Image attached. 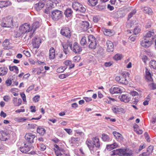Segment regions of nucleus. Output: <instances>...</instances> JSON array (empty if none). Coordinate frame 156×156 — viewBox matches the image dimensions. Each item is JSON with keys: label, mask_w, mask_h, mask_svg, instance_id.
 <instances>
[{"label": "nucleus", "mask_w": 156, "mask_h": 156, "mask_svg": "<svg viewBox=\"0 0 156 156\" xmlns=\"http://www.w3.org/2000/svg\"><path fill=\"white\" fill-rule=\"evenodd\" d=\"M129 74L127 72L122 73L119 76H117L115 77V80L118 83L125 85L128 83V81L127 78L129 77Z\"/></svg>", "instance_id": "f257e3e1"}, {"label": "nucleus", "mask_w": 156, "mask_h": 156, "mask_svg": "<svg viewBox=\"0 0 156 156\" xmlns=\"http://www.w3.org/2000/svg\"><path fill=\"white\" fill-rule=\"evenodd\" d=\"M1 26L3 27H10L12 26V18L10 16L4 18L3 19Z\"/></svg>", "instance_id": "f03ea898"}, {"label": "nucleus", "mask_w": 156, "mask_h": 156, "mask_svg": "<svg viewBox=\"0 0 156 156\" xmlns=\"http://www.w3.org/2000/svg\"><path fill=\"white\" fill-rule=\"evenodd\" d=\"M69 44L70 49L75 53L79 54L82 51V48L76 42L74 43L73 46L71 43H69Z\"/></svg>", "instance_id": "7ed1b4c3"}, {"label": "nucleus", "mask_w": 156, "mask_h": 156, "mask_svg": "<svg viewBox=\"0 0 156 156\" xmlns=\"http://www.w3.org/2000/svg\"><path fill=\"white\" fill-rule=\"evenodd\" d=\"M19 30L20 33L22 34L32 31V28H31L30 25L25 23L20 27Z\"/></svg>", "instance_id": "20e7f679"}, {"label": "nucleus", "mask_w": 156, "mask_h": 156, "mask_svg": "<svg viewBox=\"0 0 156 156\" xmlns=\"http://www.w3.org/2000/svg\"><path fill=\"white\" fill-rule=\"evenodd\" d=\"M88 40L87 43L89 44V48L92 49L95 48L97 43L95 37L92 35H90L88 36Z\"/></svg>", "instance_id": "39448f33"}, {"label": "nucleus", "mask_w": 156, "mask_h": 156, "mask_svg": "<svg viewBox=\"0 0 156 156\" xmlns=\"http://www.w3.org/2000/svg\"><path fill=\"white\" fill-rule=\"evenodd\" d=\"M141 45L145 48H148L153 44L152 37L151 39H148L143 37L140 41Z\"/></svg>", "instance_id": "423d86ee"}, {"label": "nucleus", "mask_w": 156, "mask_h": 156, "mask_svg": "<svg viewBox=\"0 0 156 156\" xmlns=\"http://www.w3.org/2000/svg\"><path fill=\"white\" fill-rule=\"evenodd\" d=\"M60 33L63 36L69 38L71 35V29L67 27H63L61 29Z\"/></svg>", "instance_id": "0eeeda50"}, {"label": "nucleus", "mask_w": 156, "mask_h": 156, "mask_svg": "<svg viewBox=\"0 0 156 156\" xmlns=\"http://www.w3.org/2000/svg\"><path fill=\"white\" fill-rule=\"evenodd\" d=\"M115 155H123L125 156H130L132 154V153L131 151H129L126 150L122 149H117L114 150Z\"/></svg>", "instance_id": "6e6552de"}, {"label": "nucleus", "mask_w": 156, "mask_h": 156, "mask_svg": "<svg viewBox=\"0 0 156 156\" xmlns=\"http://www.w3.org/2000/svg\"><path fill=\"white\" fill-rule=\"evenodd\" d=\"M62 16V12L55 10L52 12V17L53 20L57 21L61 18Z\"/></svg>", "instance_id": "1a4fd4ad"}, {"label": "nucleus", "mask_w": 156, "mask_h": 156, "mask_svg": "<svg viewBox=\"0 0 156 156\" xmlns=\"http://www.w3.org/2000/svg\"><path fill=\"white\" fill-rule=\"evenodd\" d=\"M122 91L123 88L118 86H113L109 89L110 93L112 94L121 93Z\"/></svg>", "instance_id": "9d476101"}, {"label": "nucleus", "mask_w": 156, "mask_h": 156, "mask_svg": "<svg viewBox=\"0 0 156 156\" xmlns=\"http://www.w3.org/2000/svg\"><path fill=\"white\" fill-rule=\"evenodd\" d=\"M35 137V135L31 133H27L26 134L25 136V140L29 144L33 143L34 138Z\"/></svg>", "instance_id": "9b49d317"}, {"label": "nucleus", "mask_w": 156, "mask_h": 156, "mask_svg": "<svg viewBox=\"0 0 156 156\" xmlns=\"http://www.w3.org/2000/svg\"><path fill=\"white\" fill-rule=\"evenodd\" d=\"M9 137V134L3 131L0 132V139L1 140L5 141L8 140Z\"/></svg>", "instance_id": "f8f14e48"}, {"label": "nucleus", "mask_w": 156, "mask_h": 156, "mask_svg": "<svg viewBox=\"0 0 156 156\" xmlns=\"http://www.w3.org/2000/svg\"><path fill=\"white\" fill-rule=\"evenodd\" d=\"M56 156H69L68 153H66L65 151L62 148L59 150L54 149Z\"/></svg>", "instance_id": "ddd939ff"}, {"label": "nucleus", "mask_w": 156, "mask_h": 156, "mask_svg": "<svg viewBox=\"0 0 156 156\" xmlns=\"http://www.w3.org/2000/svg\"><path fill=\"white\" fill-rule=\"evenodd\" d=\"M86 143L91 153L93 154L95 147L92 140L90 139H87L86 142Z\"/></svg>", "instance_id": "4468645a"}, {"label": "nucleus", "mask_w": 156, "mask_h": 156, "mask_svg": "<svg viewBox=\"0 0 156 156\" xmlns=\"http://www.w3.org/2000/svg\"><path fill=\"white\" fill-rule=\"evenodd\" d=\"M32 44L34 48H38L41 43V40L39 37H34L32 39Z\"/></svg>", "instance_id": "2eb2a0df"}, {"label": "nucleus", "mask_w": 156, "mask_h": 156, "mask_svg": "<svg viewBox=\"0 0 156 156\" xmlns=\"http://www.w3.org/2000/svg\"><path fill=\"white\" fill-rule=\"evenodd\" d=\"M107 51L108 52L113 51L114 49V46L112 42L108 40L106 41Z\"/></svg>", "instance_id": "dca6fc26"}, {"label": "nucleus", "mask_w": 156, "mask_h": 156, "mask_svg": "<svg viewBox=\"0 0 156 156\" xmlns=\"http://www.w3.org/2000/svg\"><path fill=\"white\" fill-rule=\"evenodd\" d=\"M80 24L82 30L83 31H86L89 28H90V27H89V23L87 21L81 22Z\"/></svg>", "instance_id": "f3484780"}, {"label": "nucleus", "mask_w": 156, "mask_h": 156, "mask_svg": "<svg viewBox=\"0 0 156 156\" xmlns=\"http://www.w3.org/2000/svg\"><path fill=\"white\" fill-rule=\"evenodd\" d=\"M119 98L121 101L126 103L128 102L131 99L130 97L127 94H122L119 96Z\"/></svg>", "instance_id": "a211bd4d"}, {"label": "nucleus", "mask_w": 156, "mask_h": 156, "mask_svg": "<svg viewBox=\"0 0 156 156\" xmlns=\"http://www.w3.org/2000/svg\"><path fill=\"white\" fill-rule=\"evenodd\" d=\"M49 57L50 59L53 60L55 58V50L54 48L51 47L49 50Z\"/></svg>", "instance_id": "6ab92c4d"}, {"label": "nucleus", "mask_w": 156, "mask_h": 156, "mask_svg": "<svg viewBox=\"0 0 156 156\" xmlns=\"http://www.w3.org/2000/svg\"><path fill=\"white\" fill-rule=\"evenodd\" d=\"M44 5L43 2H39L35 4L34 8L37 11H39L44 7Z\"/></svg>", "instance_id": "aec40b11"}, {"label": "nucleus", "mask_w": 156, "mask_h": 156, "mask_svg": "<svg viewBox=\"0 0 156 156\" xmlns=\"http://www.w3.org/2000/svg\"><path fill=\"white\" fill-rule=\"evenodd\" d=\"M146 78L148 81L152 82L153 80L151 76V74L148 70V69L147 68H146Z\"/></svg>", "instance_id": "412c9836"}, {"label": "nucleus", "mask_w": 156, "mask_h": 156, "mask_svg": "<svg viewBox=\"0 0 156 156\" xmlns=\"http://www.w3.org/2000/svg\"><path fill=\"white\" fill-rule=\"evenodd\" d=\"M70 42H67V43H63L62 44V47L64 49V51L66 54H68L69 53V50L68 49V47L69 46V43Z\"/></svg>", "instance_id": "4be33fe9"}, {"label": "nucleus", "mask_w": 156, "mask_h": 156, "mask_svg": "<svg viewBox=\"0 0 156 156\" xmlns=\"http://www.w3.org/2000/svg\"><path fill=\"white\" fill-rule=\"evenodd\" d=\"M92 140L94 146L95 145L96 147L99 148L100 145L98 138L97 137H95L92 138Z\"/></svg>", "instance_id": "5701e85b"}, {"label": "nucleus", "mask_w": 156, "mask_h": 156, "mask_svg": "<svg viewBox=\"0 0 156 156\" xmlns=\"http://www.w3.org/2000/svg\"><path fill=\"white\" fill-rule=\"evenodd\" d=\"M20 150L22 153H26L30 150V148L28 145H26V144H25L24 146L20 147Z\"/></svg>", "instance_id": "b1692460"}, {"label": "nucleus", "mask_w": 156, "mask_h": 156, "mask_svg": "<svg viewBox=\"0 0 156 156\" xmlns=\"http://www.w3.org/2000/svg\"><path fill=\"white\" fill-rule=\"evenodd\" d=\"M102 30L103 31L104 34L106 36H110L112 34V31L110 29L102 28Z\"/></svg>", "instance_id": "393cba45"}, {"label": "nucleus", "mask_w": 156, "mask_h": 156, "mask_svg": "<svg viewBox=\"0 0 156 156\" xmlns=\"http://www.w3.org/2000/svg\"><path fill=\"white\" fill-rule=\"evenodd\" d=\"M8 71V69L6 67L0 68V76H3L7 74Z\"/></svg>", "instance_id": "a878e982"}, {"label": "nucleus", "mask_w": 156, "mask_h": 156, "mask_svg": "<svg viewBox=\"0 0 156 156\" xmlns=\"http://www.w3.org/2000/svg\"><path fill=\"white\" fill-rule=\"evenodd\" d=\"M112 133L115 137L118 140H122L123 138L121 134L116 131H114Z\"/></svg>", "instance_id": "bb28decb"}, {"label": "nucleus", "mask_w": 156, "mask_h": 156, "mask_svg": "<svg viewBox=\"0 0 156 156\" xmlns=\"http://www.w3.org/2000/svg\"><path fill=\"white\" fill-rule=\"evenodd\" d=\"M118 144L116 143H115L113 144L107 145V149L109 151H110L113 149L117 147Z\"/></svg>", "instance_id": "cd10ccee"}, {"label": "nucleus", "mask_w": 156, "mask_h": 156, "mask_svg": "<svg viewBox=\"0 0 156 156\" xmlns=\"http://www.w3.org/2000/svg\"><path fill=\"white\" fill-rule=\"evenodd\" d=\"M154 34V30H153L152 31H149L147 32L146 34L144 35V37L148 39H151V38H150V37L151 36H152Z\"/></svg>", "instance_id": "c85d7f7f"}, {"label": "nucleus", "mask_w": 156, "mask_h": 156, "mask_svg": "<svg viewBox=\"0 0 156 156\" xmlns=\"http://www.w3.org/2000/svg\"><path fill=\"white\" fill-rule=\"evenodd\" d=\"M144 12L150 15L151 14L152 11L151 9L148 7H144L141 8Z\"/></svg>", "instance_id": "c756f323"}, {"label": "nucleus", "mask_w": 156, "mask_h": 156, "mask_svg": "<svg viewBox=\"0 0 156 156\" xmlns=\"http://www.w3.org/2000/svg\"><path fill=\"white\" fill-rule=\"evenodd\" d=\"M81 4L77 2H73L72 4V7L73 9L76 11H78Z\"/></svg>", "instance_id": "7c9ffc66"}, {"label": "nucleus", "mask_w": 156, "mask_h": 156, "mask_svg": "<svg viewBox=\"0 0 156 156\" xmlns=\"http://www.w3.org/2000/svg\"><path fill=\"white\" fill-rule=\"evenodd\" d=\"M46 132L45 129L43 127L38 126L37 128V132L41 135H43Z\"/></svg>", "instance_id": "2f4dec72"}, {"label": "nucleus", "mask_w": 156, "mask_h": 156, "mask_svg": "<svg viewBox=\"0 0 156 156\" xmlns=\"http://www.w3.org/2000/svg\"><path fill=\"white\" fill-rule=\"evenodd\" d=\"M40 26L39 23L38 21H36L34 22L32 25V31L33 30V33L34 32L36 29L39 27Z\"/></svg>", "instance_id": "473e14b6"}, {"label": "nucleus", "mask_w": 156, "mask_h": 156, "mask_svg": "<svg viewBox=\"0 0 156 156\" xmlns=\"http://www.w3.org/2000/svg\"><path fill=\"white\" fill-rule=\"evenodd\" d=\"M73 11L70 8L67 9L64 12V14L67 17L71 16L73 14Z\"/></svg>", "instance_id": "72a5a7b5"}, {"label": "nucleus", "mask_w": 156, "mask_h": 156, "mask_svg": "<svg viewBox=\"0 0 156 156\" xmlns=\"http://www.w3.org/2000/svg\"><path fill=\"white\" fill-rule=\"evenodd\" d=\"M9 68L10 71H14V72L16 74H18L19 73L18 68L16 66H9Z\"/></svg>", "instance_id": "f704fd0d"}, {"label": "nucleus", "mask_w": 156, "mask_h": 156, "mask_svg": "<svg viewBox=\"0 0 156 156\" xmlns=\"http://www.w3.org/2000/svg\"><path fill=\"white\" fill-rule=\"evenodd\" d=\"M88 4L90 6H94L98 3V0H87Z\"/></svg>", "instance_id": "c9c22d12"}, {"label": "nucleus", "mask_w": 156, "mask_h": 156, "mask_svg": "<svg viewBox=\"0 0 156 156\" xmlns=\"http://www.w3.org/2000/svg\"><path fill=\"white\" fill-rule=\"evenodd\" d=\"M149 65L151 68L156 69V61L151 60L149 62Z\"/></svg>", "instance_id": "e433bc0d"}, {"label": "nucleus", "mask_w": 156, "mask_h": 156, "mask_svg": "<svg viewBox=\"0 0 156 156\" xmlns=\"http://www.w3.org/2000/svg\"><path fill=\"white\" fill-rule=\"evenodd\" d=\"M101 139L104 141L108 142L110 140V138L105 133H103L101 135Z\"/></svg>", "instance_id": "4c0bfd02"}, {"label": "nucleus", "mask_w": 156, "mask_h": 156, "mask_svg": "<svg viewBox=\"0 0 156 156\" xmlns=\"http://www.w3.org/2000/svg\"><path fill=\"white\" fill-rule=\"evenodd\" d=\"M9 44V42L8 39H5L3 42V46L4 49H7L8 48V45Z\"/></svg>", "instance_id": "58836bf2"}, {"label": "nucleus", "mask_w": 156, "mask_h": 156, "mask_svg": "<svg viewBox=\"0 0 156 156\" xmlns=\"http://www.w3.org/2000/svg\"><path fill=\"white\" fill-rule=\"evenodd\" d=\"M27 119V118L23 117H16L14 119V120L17 122H22L26 120Z\"/></svg>", "instance_id": "ea45409f"}, {"label": "nucleus", "mask_w": 156, "mask_h": 156, "mask_svg": "<svg viewBox=\"0 0 156 156\" xmlns=\"http://www.w3.org/2000/svg\"><path fill=\"white\" fill-rule=\"evenodd\" d=\"M87 43L86 38L85 37H83L80 41V44L81 45L84 46Z\"/></svg>", "instance_id": "a19ab883"}, {"label": "nucleus", "mask_w": 156, "mask_h": 156, "mask_svg": "<svg viewBox=\"0 0 156 156\" xmlns=\"http://www.w3.org/2000/svg\"><path fill=\"white\" fill-rule=\"evenodd\" d=\"M141 31L140 27L139 26L136 27L133 30L134 34L135 35H136L140 32Z\"/></svg>", "instance_id": "79ce46f5"}, {"label": "nucleus", "mask_w": 156, "mask_h": 156, "mask_svg": "<svg viewBox=\"0 0 156 156\" xmlns=\"http://www.w3.org/2000/svg\"><path fill=\"white\" fill-rule=\"evenodd\" d=\"M66 68L67 67L65 66L60 67L57 69V72L58 73H62L63 72Z\"/></svg>", "instance_id": "37998d69"}, {"label": "nucleus", "mask_w": 156, "mask_h": 156, "mask_svg": "<svg viewBox=\"0 0 156 156\" xmlns=\"http://www.w3.org/2000/svg\"><path fill=\"white\" fill-rule=\"evenodd\" d=\"M136 12V11L135 9H134L131 12H130L128 15V19L129 20L134 15Z\"/></svg>", "instance_id": "c03bdc74"}, {"label": "nucleus", "mask_w": 156, "mask_h": 156, "mask_svg": "<svg viewBox=\"0 0 156 156\" xmlns=\"http://www.w3.org/2000/svg\"><path fill=\"white\" fill-rule=\"evenodd\" d=\"M122 55L117 54L115 55V56L114 57V59L116 60H120L121 58H122Z\"/></svg>", "instance_id": "a18cd8bd"}, {"label": "nucleus", "mask_w": 156, "mask_h": 156, "mask_svg": "<svg viewBox=\"0 0 156 156\" xmlns=\"http://www.w3.org/2000/svg\"><path fill=\"white\" fill-rule=\"evenodd\" d=\"M108 98V99H105V101L107 103H108V104H111V102L112 101H113V102H114L115 101V100L113 98Z\"/></svg>", "instance_id": "49530a36"}, {"label": "nucleus", "mask_w": 156, "mask_h": 156, "mask_svg": "<svg viewBox=\"0 0 156 156\" xmlns=\"http://www.w3.org/2000/svg\"><path fill=\"white\" fill-rule=\"evenodd\" d=\"M3 2L4 7H7L11 4L10 2L9 1H3Z\"/></svg>", "instance_id": "de8ad7c7"}, {"label": "nucleus", "mask_w": 156, "mask_h": 156, "mask_svg": "<svg viewBox=\"0 0 156 156\" xmlns=\"http://www.w3.org/2000/svg\"><path fill=\"white\" fill-rule=\"evenodd\" d=\"M40 97L39 95H37L34 97L33 98V101L35 102H38L40 99Z\"/></svg>", "instance_id": "09e8293b"}, {"label": "nucleus", "mask_w": 156, "mask_h": 156, "mask_svg": "<svg viewBox=\"0 0 156 156\" xmlns=\"http://www.w3.org/2000/svg\"><path fill=\"white\" fill-rule=\"evenodd\" d=\"M86 9L81 4V6L79 8L78 11L82 13H84L86 11Z\"/></svg>", "instance_id": "8fccbe9b"}, {"label": "nucleus", "mask_w": 156, "mask_h": 156, "mask_svg": "<svg viewBox=\"0 0 156 156\" xmlns=\"http://www.w3.org/2000/svg\"><path fill=\"white\" fill-rule=\"evenodd\" d=\"M40 149L42 151H44L46 149V146L43 143H41L40 144Z\"/></svg>", "instance_id": "3c124183"}, {"label": "nucleus", "mask_w": 156, "mask_h": 156, "mask_svg": "<svg viewBox=\"0 0 156 156\" xmlns=\"http://www.w3.org/2000/svg\"><path fill=\"white\" fill-rule=\"evenodd\" d=\"M154 147L153 146H149L147 149V151L149 152V154L152 152L153 150Z\"/></svg>", "instance_id": "603ef678"}, {"label": "nucleus", "mask_w": 156, "mask_h": 156, "mask_svg": "<svg viewBox=\"0 0 156 156\" xmlns=\"http://www.w3.org/2000/svg\"><path fill=\"white\" fill-rule=\"evenodd\" d=\"M12 83V80L10 79H8L5 81V83L7 86H9Z\"/></svg>", "instance_id": "864d4df0"}, {"label": "nucleus", "mask_w": 156, "mask_h": 156, "mask_svg": "<svg viewBox=\"0 0 156 156\" xmlns=\"http://www.w3.org/2000/svg\"><path fill=\"white\" fill-rule=\"evenodd\" d=\"M149 86L152 89L154 90L156 89V84L153 83L149 84Z\"/></svg>", "instance_id": "5fc2aeb1"}, {"label": "nucleus", "mask_w": 156, "mask_h": 156, "mask_svg": "<svg viewBox=\"0 0 156 156\" xmlns=\"http://www.w3.org/2000/svg\"><path fill=\"white\" fill-rule=\"evenodd\" d=\"M23 52V53L27 57H29L30 56V54L28 51L24 50Z\"/></svg>", "instance_id": "6e6d98bb"}, {"label": "nucleus", "mask_w": 156, "mask_h": 156, "mask_svg": "<svg viewBox=\"0 0 156 156\" xmlns=\"http://www.w3.org/2000/svg\"><path fill=\"white\" fill-rule=\"evenodd\" d=\"M17 98L14 97L12 100V102L15 106H17Z\"/></svg>", "instance_id": "4d7b16f0"}, {"label": "nucleus", "mask_w": 156, "mask_h": 156, "mask_svg": "<svg viewBox=\"0 0 156 156\" xmlns=\"http://www.w3.org/2000/svg\"><path fill=\"white\" fill-rule=\"evenodd\" d=\"M10 99V98L9 96H5L3 97V100L6 102L8 101Z\"/></svg>", "instance_id": "13d9d810"}, {"label": "nucleus", "mask_w": 156, "mask_h": 156, "mask_svg": "<svg viewBox=\"0 0 156 156\" xmlns=\"http://www.w3.org/2000/svg\"><path fill=\"white\" fill-rule=\"evenodd\" d=\"M51 7L50 6L48 8H46L44 10V12L47 14H48L50 13V11L51 9Z\"/></svg>", "instance_id": "bf43d9fd"}, {"label": "nucleus", "mask_w": 156, "mask_h": 156, "mask_svg": "<svg viewBox=\"0 0 156 156\" xmlns=\"http://www.w3.org/2000/svg\"><path fill=\"white\" fill-rule=\"evenodd\" d=\"M112 63L111 62H105L104 63V66L106 67H109L111 66Z\"/></svg>", "instance_id": "052dcab7"}, {"label": "nucleus", "mask_w": 156, "mask_h": 156, "mask_svg": "<svg viewBox=\"0 0 156 156\" xmlns=\"http://www.w3.org/2000/svg\"><path fill=\"white\" fill-rule=\"evenodd\" d=\"M75 132L77 134H78L80 136H83L84 135V133L83 132H80L79 130H75Z\"/></svg>", "instance_id": "680f3d73"}, {"label": "nucleus", "mask_w": 156, "mask_h": 156, "mask_svg": "<svg viewBox=\"0 0 156 156\" xmlns=\"http://www.w3.org/2000/svg\"><path fill=\"white\" fill-rule=\"evenodd\" d=\"M112 110L113 112L115 113H117L119 112L118 108L115 107H113Z\"/></svg>", "instance_id": "e2e57ef3"}, {"label": "nucleus", "mask_w": 156, "mask_h": 156, "mask_svg": "<svg viewBox=\"0 0 156 156\" xmlns=\"http://www.w3.org/2000/svg\"><path fill=\"white\" fill-rule=\"evenodd\" d=\"M64 129L70 135L72 134V131L71 129Z\"/></svg>", "instance_id": "0e129e2a"}, {"label": "nucleus", "mask_w": 156, "mask_h": 156, "mask_svg": "<svg viewBox=\"0 0 156 156\" xmlns=\"http://www.w3.org/2000/svg\"><path fill=\"white\" fill-rule=\"evenodd\" d=\"M83 99L85 100L87 102H89L92 100V99L91 98H88L87 97H85L83 98Z\"/></svg>", "instance_id": "69168bd1"}, {"label": "nucleus", "mask_w": 156, "mask_h": 156, "mask_svg": "<svg viewBox=\"0 0 156 156\" xmlns=\"http://www.w3.org/2000/svg\"><path fill=\"white\" fill-rule=\"evenodd\" d=\"M130 94L132 96H136L138 95V93L136 91H132L130 93Z\"/></svg>", "instance_id": "338daca9"}, {"label": "nucleus", "mask_w": 156, "mask_h": 156, "mask_svg": "<svg viewBox=\"0 0 156 156\" xmlns=\"http://www.w3.org/2000/svg\"><path fill=\"white\" fill-rule=\"evenodd\" d=\"M80 58L79 56H75L74 57L73 60L75 62H78L80 59Z\"/></svg>", "instance_id": "774afa93"}]
</instances>
